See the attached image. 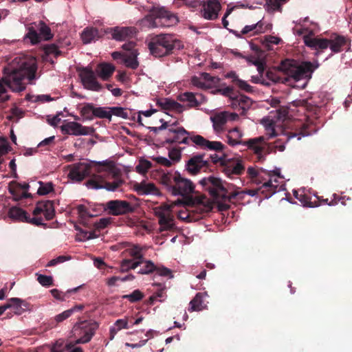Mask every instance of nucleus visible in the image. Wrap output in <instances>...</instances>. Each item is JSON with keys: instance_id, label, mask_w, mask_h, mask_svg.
I'll return each mask as SVG.
<instances>
[{"instance_id": "obj_62", "label": "nucleus", "mask_w": 352, "mask_h": 352, "mask_svg": "<svg viewBox=\"0 0 352 352\" xmlns=\"http://www.w3.org/2000/svg\"><path fill=\"white\" fill-rule=\"evenodd\" d=\"M111 223L110 218H101L98 221L95 223V227L101 230L105 228Z\"/></svg>"}, {"instance_id": "obj_3", "label": "nucleus", "mask_w": 352, "mask_h": 352, "mask_svg": "<svg viewBox=\"0 0 352 352\" xmlns=\"http://www.w3.org/2000/svg\"><path fill=\"white\" fill-rule=\"evenodd\" d=\"M319 64L315 65L311 62H303L299 64L295 60L285 59L281 61L278 70H268L266 77L274 83H287L291 79L298 81L302 79H309L315 69Z\"/></svg>"}, {"instance_id": "obj_52", "label": "nucleus", "mask_w": 352, "mask_h": 352, "mask_svg": "<svg viewBox=\"0 0 352 352\" xmlns=\"http://www.w3.org/2000/svg\"><path fill=\"white\" fill-rule=\"evenodd\" d=\"M256 25L254 24H252V25H245L243 30H241V33H238L237 32H234V34L239 38H241V34H249V33H251V35H255L256 34Z\"/></svg>"}, {"instance_id": "obj_55", "label": "nucleus", "mask_w": 352, "mask_h": 352, "mask_svg": "<svg viewBox=\"0 0 352 352\" xmlns=\"http://www.w3.org/2000/svg\"><path fill=\"white\" fill-rule=\"evenodd\" d=\"M236 86L241 90L248 92L252 93L254 91V88L245 80L241 79L236 80Z\"/></svg>"}, {"instance_id": "obj_53", "label": "nucleus", "mask_w": 352, "mask_h": 352, "mask_svg": "<svg viewBox=\"0 0 352 352\" xmlns=\"http://www.w3.org/2000/svg\"><path fill=\"white\" fill-rule=\"evenodd\" d=\"M200 290L201 289L199 288V311L203 309H206L207 305L209 303V301L207 300L209 298V296L208 295L207 292H201Z\"/></svg>"}, {"instance_id": "obj_31", "label": "nucleus", "mask_w": 352, "mask_h": 352, "mask_svg": "<svg viewBox=\"0 0 352 352\" xmlns=\"http://www.w3.org/2000/svg\"><path fill=\"white\" fill-rule=\"evenodd\" d=\"M10 219L22 222L29 221V217L27 212L19 207H12L8 212Z\"/></svg>"}, {"instance_id": "obj_24", "label": "nucleus", "mask_w": 352, "mask_h": 352, "mask_svg": "<svg viewBox=\"0 0 352 352\" xmlns=\"http://www.w3.org/2000/svg\"><path fill=\"white\" fill-rule=\"evenodd\" d=\"M309 133L307 131V129L304 124L300 128L299 130L292 132L289 131L284 134V139L278 140L275 142V148H276L279 151H283L285 149V146L284 144H279V141H289L292 138H297L298 140H300L302 136L307 135Z\"/></svg>"}, {"instance_id": "obj_8", "label": "nucleus", "mask_w": 352, "mask_h": 352, "mask_svg": "<svg viewBox=\"0 0 352 352\" xmlns=\"http://www.w3.org/2000/svg\"><path fill=\"white\" fill-rule=\"evenodd\" d=\"M162 183L175 196H188L195 189V185L189 179L183 177L177 171L163 175Z\"/></svg>"}, {"instance_id": "obj_43", "label": "nucleus", "mask_w": 352, "mask_h": 352, "mask_svg": "<svg viewBox=\"0 0 352 352\" xmlns=\"http://www.w3.org/2000/svg\"><path fill=\"white\" fill-rule=\"evenodd\" d=\"M168 158L174 165L181 161L182 159V149L173 147L168 149Z\"/></svg>"}, {"instance_id": "obj_56", "label": "nucleus", "mask_w": 352, "mask_h": 352, "mask_svg": "<svg viewBox=\"0 0 352 352\" xmlns=\"http://www.w3.org/2000/svg\"><path fill=\"white\" fill-rule=\"evenodd\" d=\"M286 0H266L267 6L269 8L273 10H279L283 3L285 2Z\"/></svg>"}, {"instance_id": "obj_58", "label": "nucleus", "mask_w": 352, "mask_h": 352, "mask_svg": "<svg viewBox=\"0 0 352 352\" xmlns=\"http://www.w3.org/2000/svg\"><path fill=\"white\" fill-rule=\"evenodd\" d=\"M111 111H112V116L114 115L122 118H126L128 117L127 112L122 107H111Z\"/></svg>"}, {"instance_id": "obj_38", "label": "nucleus", "mask_w": 352, "mask_h": 352, "mask_svg": "<svg viewBox=\"0 0 352 352\" xmlns=\"http://www.w3.org/2000/svg\"><path fill=\"white\" fill-rule=\"evenodd\" d=\"M185 169L191 175L198 174V155H194L187 161Z\"/></svg>"}, {"instance_id": "obj_36", "label": "nucleus", "mask_w": 352, "mask_h": 352, "mask_svg": "<svg viewBox=\"0 0 352 352\" xmlns=\"http://www.w3.org/2000/svg\"><path fill=\"white\" fill-rule=\"evenodd\" d=\"M128 320L126 318L117 320L110 328V340H113L116 333L122 329H129Z\"/></svg>"}, {"instance_id": "obj_25", "label": "nucleus", "mask_w": 352, "mask_h": 352, "mask_svg": "<svg viewBox=\"0 0 352 352\" xmlns=\"http://www.w3.org/2000/svg\"><path fill=\"white\" fill-rule=\"evenodd\" d=\"M328 40L329 41V47L331 51L330 56L342 51L343 47L346 44V38L337 34H331Z\"/></svg>"}, {"instance_id": "obj_40", "label": "nucleus", "mask_w": 352, "mask_h": 352, "mask_svg": "<svg viewBox=\"0 0 352 352\" xmlns=\"http://www.w3.org/2000/svg\"><path fill=\"white\" fill-rule=\"evenodd\" d=\"M112 111L111 107H95L94 110V117L99 118H107L109 120L111 119Z\"/></svg>"}, {"instance_id": "obj_64", "label": "nucleus", "mask_w": 352, "mask_h": 352, "mask_svg": "<svg viewBox=\"0 0 352 352\" xmlns=\"http://www.w3.org/2000/svg\"><path fill=\"white\" fill-rule=\"evenodd\" d=\"M50 292L54 298L59 300H65L66 297L65 293H63L56 289H53Z\"/></svg>"}, {"instance_id": "obj_10", "label": "nucleus", "mask_w": 352, "mask_h": 352, "mask_svg": "<svg viewBox=\"0 0 352 352\" xmlns=\"http://www.w3.org/2000/svg\"><path fill=\"white\" fill-rule=\"evenodd\" d=\"M168 122H164L159 130L166 129L164 142L168 144H187L192 142L195 145H198V135L191 138L188 136V132L182 127L174 126L173 125L168 127Z\"/></svg>"}, {"instance_id": "obj_44", "label": "nucleus", "mask_w": 352, "mask_h": 352, "mask_svg": "<svg viewBox=\"0 0 352 352\" xmlns=\"http://www.w3.org/2000/svg\"><path fill=\"white\" fill-rule=\"evenodd\" d=\"M40 186L37 190V193L40 195H45L53 190V184L51 182L43 183L39 182Z\"/></svg>"}, {"instance_id": "obj_30", "label": "nucleus", "mask_w": 352, "mask_h": 352, "mask_svg": "<svg viewBox=\"0 0 352 352\" xmlns=\"http://www.w3.org/2000/svg\"><path fill=\"white\" fill-rule=\"evenodd\" d=\"M267 170L259 168L256 169L254 167L250 166L247 170L248 176L256 183L262 184L266 179L265 173Z\"/></svg>"}, {"instance_id": "obj_16", "label": "nucleus", "mask_w": 352, "mask_h": 352, "mask_svg": "<svg viewBox=\"0 0 352 352\" xmlns=\"http://www.w3.org/2000/svg\"><path fill=\"white\" fill-rule=\"evenodd\" d=\"M80 78L84 87L87 89L99 91L101 85L96 80L94 72L89 68H83L80 72Z\"/></svg>"}, {"instance_id": "obj_17", "label": "nucleus", "mask_w": 352, "mask_h": 352, "mask_svg": "<svg viewBox=\"0 0 352 352\" xmlns=\"http://www.w3.org/2000/svg\"><path fill=\"white\" fill-rule=\"evenodd\" d=\"M305 44L316 51L315 55L319 56L329 45V41L326 38L304 36Z\"/></svg>"}, {"instance_id": "obj_2", "label": "nucleus", "mask_w": 352, "mask_h": 352, "mask_svg": "<svg viewBox=\"0 0 352 352\" xmlns=\"http://www.w3.org/2000/svg\"><path fill=\"white\" fill-rule=\"evenodd\" d=\"M203 190L208 192L213 201L199 193V215L208 213L213 208L214 201L217 204L218 210L226 211L229 209V203L232 200H241L243 198L244 192L233 190L234 186L223 184L222 181L214 176L204 177L199 181Z\"/></svg>"}, {"instance_id": "obj_28", "label": "nucleus", "mask_w": 352, "mask_h": 352, "mask_svg": "<svg viewBox=\"0 0 352 352\" xmlns=\"http://www.w3.org/2000/svg\"><path fill=\"white\" fill-rule=\"evenodd\" d=\"M225 148L221 142L210 141L199 135V149H205L214 151H221Z\"/></svg>"}, {"instance_id": "obj_1", "label": "nucleus", "mask_w": 352, "mask_h": 352, "mask_svg": "<svg viewBox=\"0 0 352 352\" xmlns=\"http://www.w3.org/2000/svg\"><path fill=\"white\" fill-rule=\"evenodd\" d=\"M37 65L32 56H16L3 68V76L0 78V102L10 100L9 89L14 92L25 89L26 80L36 78Z\"/></svg>"}, {"instance_id": "obj_15", "label": "nucleus", "mask_w": 352, "mask_h": 352, "mask_svg": "<svg viewBox=\"0 0 352 352\" xmlns=\"http://www.w3.org/2000/svg\"><path fill=\"white\" fill-rule=\"evenodd\" d=\"M63 134L75 136L88 135L94 133V130L91 126H85L77 122H67L60 126Z\"/></svg>"}, {"instance_id": "obj_29", "label": "nucleus", "mask_w": 352, "mask_h": 352, "mask_svg": "<svg viewBox=\"0 0 352 352\" xmlns=\"http://www.w3.org/2000/svg\"><path fill=\"white\" fill-rule=\"evenodd\" d=\"M114 71L115 67L113 65L105 63L99 64L96 69V74L103 80H108Z\"/></svg>"}, {"instance_id": "obj_37", "label": "nucleus", "mask_w": 352, "mask_h": 352, "mask_svg": "<svg viewBox=\"0 0 352 352\" xmlns=\"http://www.w3.org/2000/svg\"><path fill=\"white\" fill-rule=\"evenodd\" d=\"M145 248L141 247L138 245H133L128 249L129 255L133 257L135 260H140L141 263L144 261V250Z\"/></svg>"}, {"instance_id": "obj_45", "label": "nucleus", "mask_w": 352, "mask_h": 352, "mask_svg": "<svg viewBox=\"0 0 352 352\" xmlns=\"http://www.w3.org/2000/svg\"><path fill=\"white\" fill-rule=\"evenodd\" d=\"M144 297L143 294L139 290L135 289L131 294L124 295L123 298L129 300L131 302H135L142 300Z\"/></svg>"}, {"instance_id": "obj_54", "label": "nucleus", "mask_w": 352, "mask_h": 352, "mask_svg": "<svg viewBox=\"0 0 352 352\" xmlns=\"http://www.w3.org/2000/svg\"><path fill=\"white\" fill-rule=\"evenodd\" d=\"M144 263V267L141 268L139 270L140 274H145L152 272L155 270V265L153 262L151 261H143V263Z\"/></svg>"}, {"instance_id": "obj_41", "label": "nucleus", "mask_w": 352, "mask_h": 352, "mask_svg": "<svg viewBox=\"0 0 352 352\" xmlns=\"http://www.w3.org/2000/svg\"><path fill=\"white\" fill-rule=\"evenodd\" d=\"M211 93L214 94H219L222 96L228 97L232 100V101H233L237 94L234 88L230 86L221 89H215L214 90L211 91Z\"/></svg>"}, {"instance_id": "obj_7", "label": "nucleus", "mask_w": 352, "mask_h": 352, "mask_svg": "<svg viewBox=\"0 0 352 352\" xmlns=\"http://www.w3.org/2000/svg\"><path fill=\"white\" fill-rule=\"evenodd\" d=\"M210 161L213 164L219 163L222 167V171L229 177L240 175L245 170L243 161L239 158H228L226 155L219 157L217 154H211L209 158L206 159L205 155L199 152V170Z\"/></svg>"}, {"instance_id": "obj_57", "label": "nucleus", "mask_w": 352, "mask_h": 352, "mask_svg": "<svg viewBox=\"0 0 352 352\" xmlns=\"http://www.w3.org/2000/svg\"><path fill=\"white\" fill-rule=\"evenodd\" d=\"M74 314V309H67L64 311L63 312L56 315L54 318L56 322H61L64 321L65 320L67 319L69 317L72 316V314Z\"/></svg>"}, {"instance_id": "obj_35", "label": "nucleus", "mask_w": 352, "mask_h": 352, "mask_svg": "<svg viewBox=\"0 0 352 352\" xmlns=\"http://www.w3.org/2000/svg\"><path fill=\"white\" fill-rule=\"evenodd\" d=\"M177 98L188 107H196L198 104L196 96L192 92L186 91L182 93L177 96Z\"/></svg>"}, {"instance_id": "obj_11", "label": "nucleus", "mask_w": 352, "mask_h": 352, "mask_svg": "<svg viewBox=\"0 0 352 352\" xmlns=\"http://www.w3.org/2000/svg\"><path fill=\"white\" fill-rule=\"evenodd\" d=\"M175 38L171 34H164L153 36L148 44L151 53L155 57L167 55L175 46Z\"/></svg>"}, {"instance_id": "obj_6", "label": "nucleus", "mask_w": 352, "mask_h": 352, "mask_svg": "<svg viewBox=\"0 0 352 352\" xmlns=\"http://www.w3.org/2000/svg\"><path fill=\"white\" fill-rule=\"evenodd\" d=\"M195 200L188 199L186 201L177 199L170 204H162L153 208V213L158 219L159 231H172L176 228L173 208L176 206H193Z\"/></svg>"}, {"instance_id": "obj_47", "label": "nucleus", "mask_w": 352, "mask_h": 352, "mask_svg": "<svg viewBox=\"0 0 352 352\" xmlns=\"http://www.w3.org/2000/svg\"><path fill=\"white\" fill-rule=\"evenodd\" d=\"M39 31L41 37L45 40H49L52 37L50 28L42 21L39 23Z\"/></svg>"}, {"instance_id": "obj_39", "label": "nucleus", "mask_w": 352, "mask_h": 352, "mask_svg": "<svg viewBox=\"0 0 352 352\" xmlns=\"http://www.w3.org/2000/svg\"><path fill=\"white\" fill-rule=\"evenodd\" d=\"M142 264L140 260L124 259L120 264V269L122 272H126L129 270H134L139 265Z\"/></svg>"}, {"instance_id": "obj_61", "label": "nucleus", "mask_w": 352, "mask_h": 352, "mask_svg": "<svg viewBox=\"0 0 352 352\" xmlns=\"http://www.w3.org/2000/svg\"><path fill=\"white\" fill-rule=\"evenodd\" d=\"M78 237L80 241H86L94 239L96 235L93 232L82 231L80 230Z\"/></svg>"}, {"instance_id": "obj_26", "label": "nucleus", "mask_w": 352, "mask_h": 352, "mask_svg": "<svg viewBox=\"0 0 352 352\" xmlns=\"http://www.w3.org/2000/svg\"><path fill=\"white\" fill-rule=\"evenodd\" d=\"M252 104L250 98L237 93L236 98L232 102L234 108L241 110V113L245 114Z\"/></svg>"}, {"instance_id": "obj_34", "label": "nucleus", "mask_w": 352, "mask_h": 352, "mask_svg": "<svg viewBox=\"0 0 352 352\" xmlns=\"http://www.w3.org/2000/svg\"><path fill=\"white\" fill-rule=\"evenodd\" d=\"M99 38L98 31L94 28H87L81 34V38L84 43L87 44L98 40Z\"/></svg>"}, {"instance_id": "obj_13", "label": "nucleus", "mask_w": 352, "mask_h": 352, "mask_svg": "<svg viewBox=\"0 0 352 352\" xmlns=\"http://www.w3.org/2000/svg\"><path fill=\"white\" fill-rule=\"evenodd\" d=\"M98 328L96 324L91 323L88 321H82L76 323L72 329L74 336L78 338L74 342H70L66 344L67 349H71L76 344H85L91 340L95 333V331Z\"/></svg>"}, {"instance_id": "obj_5", "label": "nucleus", "mask_w": 352, "mask_h": 352, "mask_svg": "<svg viewBox=\"0 0 352 352\" xmlns=\"http://www.w3.org/2000/svg\"><path fill=\"white\" fill-rule=\"evenodd\" d=\"M97 164L105 166L104 168L98 170V172L104 173V174L94 175L87 181L86 183L87 188L96 190L106 189L108 191L117 190L122 184V181L117 178L118 170L113 164L107 161L98 162Z\"/></svg>"}, {"instance_id": "obj_4", "label": "nucleus", "mask_w": 352, "mask_h": 352, "mask_svg": "<svg viewBox=\"0 0 352 352\" xmlns=\"http://www.w3.org/2000/svg\"><path fill=\"white\" fill-rule=\"evenodd\" d=\"M243 133L238 127H234L228 131L227 143L232 146L242 144L246 146L248 149L252 151L256 155L258 162L265 160V156L270 153V146L263 136L250 138L243 140Z\"/></svg>"}, {"instance_id": "obj_48", "label": "nucleus", "mask_w": 352, "mask_h": 352, "mask_svg": "<svg viewBox=\"0 0 352 352\" xmlns=\"http://www.w3.org/2000/svg\"><path fill=\"white\" fill-rule=\"evenodd\" d=\"M25 38H28L31 43L36 44L40 42L41 36L32 28H30L28 29V32L25 36Z\"/></svg>"}, {"instance_id": "obj_21", "label": "nucleus", "mask_w": 352, "mask_h": 352, "mask_svg": "<svg viewBox=\"0 0 352 352\" xmlns=\"http://www.w3.org/2000/svg\"><path fill=\"white\" fill-rule=\"evenodd\" d=\"M111 32L113 39L121 41L134 36L136 29L133 27H115L111 29Z\"/></svg>"}, {"instance_id": "obj_27", "label": "nucleus", "mask_w": 352, "mask_h": 352, "mask_svg": "<svg viewBox=\"0 0 352 352\" xmlns=\"http://www.w3.org/2000/svg\"><path fill=\"white\" fill-rule=\"evenodd\" d=\"M217 77L212 76L208 73H201L199 75V89H210L214 88L219 82Z\"/></svg>"}, {"instance_id": "obj_33", "label": "nucleus", "mask_w": 352, "mask_h": 352, "mask_svg": "<svg viewBox=\"0 0 352 352\" xmlns=\"http://www.w3.org/2000/svg\"><path fill=\"white\" fill-rule=\"evenodd\" d=\"M158 104L165 110L175 111L177 112H182L184 110L182 105L169 98L162 99L158 102Z\"/></svg>"}, {"instance_id": "obj_32", "label": "nucleus", "mask_w": 352, "mask_h": 352, "mask_svg": "<svg viewBox=\"0 0 352 352\" xmlns=\"http://www.w3.org/2000/svg\"><path fill=\"white\" fill-rule=\"evenodd\" d=\"M138 54L139 53L137 50H133L130 54H125L122 63L126 67L135 69L139 66V62L137 59Z\"/></svg>"}, {"instance_id": "obj_63", "label": "nucleus", "mask_w": 352, "mask_h": 352, "mask_svg": "<svg viewBox=\"0 0 352 352\" xmlns=\"http://www.w3.org/2000/svg\"><path fill=\"white\" fill-rule=\"evenodd\" d=\"M78 214L81 218H86L87 217H93V214H90L87 208L83 205H79L77 207Z\"/></svg>"}, {"instance_id": "obj_23", "label": "nucleus", "mask_w": 352, "mask_h": 352, "mask_svg": "<svg viewBox=\"0 0 352 352\" xmlns=\"http://www.w3.org/2000/svg\"><path fill=\"white\" fill-rule=\"evenodd\" d=\"M7 306L8 309L13 310L14 314L19 316L30 309L29 303L19 298H10L7 302Z\"/></svg>"}, {"instance_id": "obj_60", "label": "nucleus", "mask_w": 352, "mask_h": 352, "mask_svg": "<svg viewBox=\"0 0 352 352\" xmlns=\"http://www.w3.org/2000/svg\"><path fill=\"white\" fill-rule=\"evenodd\" d=\"M255 25H256V34H257L264 33L266 30L272 28V25L270 24H267L265 26L264 22L261 20L255 23Z\"/></svg>"}, {"instance_id": "obj_50", "label": "nucleus", "mask_w": 352, "mask_h": 352, "mask_svg": "<svg viewBox=\"0 0 352 352\" xmlns=\"http://www.w3.org/2000/svg\"><path fill=\"white\" fill-rule=\"evenodd\" d=\"M152 160L157 164L165 167H170L173 166L168 157L156 155L153 156Z\"/></svg>"}, {"instance_id": "obj_20", "label": "nucleus", "mask_w": 352, "mask_h": 352, "mask_svg": "<svg viewBox=\"0 0 352 352\" xmlns=\"http://www.w3.org/2000/svg\"><path fill=\"white\" fill-rule=\"evenodd\" d=\"M133 189L140 195H160V194L153 183L145 180L134 184Z\"/></svg>"}, {"instance_id": "obj_42", "label": "nucleus", "mask_w": 352, "mask_h": 352, "mask_svg": "<svg viewBox=\"0 0 352 352\" xmlns=\"http://www.w3.org/2000/svg\"><path fill=\"white\" fill-rule=\"evenodd\" d=\"M94 106L91 103L85 104L80 110V115L85 120H92L94 115Z\"/></svg>"}, {"instance_id": "obj_19", "label": "nucleus", "mask_w": 352, "mask_h": 352, "mask_svg": "<svg viewBox=\"0 0 352 352\" xmlns=\"http://www.w3.org/2000/svg\"><path fill=\"white\" fill-rule=\"evenodd\" d=\"M91 166L88 163L80 162L73 166L69 173V177L74 181L80 182L87 177L90 172Z\"/></svg>"}, {"instance_id": "obj_59", "label": "nucleus", "mask_w": 352, "mask_h": 352, "mask_svg": "<svg viewBox=\"0 0 352 352\" xmlns=\"http://www.w3.org/2000/svg\"><path fill=\"white\" fill-rule=\"evenodd\" d=\"M280 38L274 36L268 35L265 36L263 43L266 45L267 47H270V44L278 45L280 42Z\"/></svg>"}, {"instance_id": "obj_9", "label": "nucleus", "mask_w": 352, "mask_h": 352, "mask_svg": "<svg viewBox=\"0 0 352 352\" xmlns=\"http://www.w3.org/2000/svg\"><path fill=\"white\" fill-rule=\"evenodd\" d=\"M150 14L146 15L142 20V23L143 25L154 28L159 26L156 22V19H161L164 21L165 26H173L179 22L178 17L165 7L163 6H153L149 10Z\"/></svg>"}, {"instance_id": "obj_51", "label": "nucleus", "mask_w": 352, "mask_h": 352, "mask_svg": "<svg viewBox=\"0 0 352 352\" xmlns=\"http://www.w3.org/2000/svg\"><path fill=\"white\" fill-rule=\"evenodd\" d=\"M38 282L44 287H49L53 284V278L51 276H46L43 274H37Z\"/></svg>"}, {"instance_id": "obj_14", "label": "nucleus", "mask_w": 352, "mask_h": 352, "mask_svg": "<svg viewBox=\"0 0 352 352\" xmlns=\"http://www.w3.org/2000/svg\"><path fill=\"white\" fill-rule=\"evenodd\" d=\"M105 210L111 215L119 216L133 212L134 207L126 201L116 199L107 202Z\"/></svg>"}, {"instance_id": "obj_49", "label": "nucleus", "mask_w": 352, "mask_h": 352, "mask_svg": "<svg viewBox=\"0 0 352 352\" xmlns=\"http://www.w3.org/2000/svg\"><path fill=\"white\" fill-rule=\"evenodd\" d=\"M46 220H51L54 216V210L53 204L51 201H47L45 209L43 210V214Z\"/></svg>"}, {"instance_id": "obj_18", "label": "nucleus", "mask_w": 352, "mask_h": 352, "mask_svg": "<svg viewBox=\"0 0 352 352\" xmlns=\"http://www.w3.org/2000/svg\"><path fill=\"white\" fill-rule=\"evenodd\" d=\"M221 6L218 0H208L203 4L202 16L208 20H214L218 18Z\"/></svg>"}, {"instance_id": "obj_46", "label": "nucleus", "mask_w": 352, "mask_h": 352, "mask_svg": "<svg viewBox=\"0 0 352 352\" xmlns=\"http://www.w3.org/2000/svg\"><path fill=\"white\" fill-rule=\"evenodd\" d=\"M151 168V163L148 160H141L136 166L135 170L140 174L144 175Z\"/></svg>"}, {"instance_id": "obj_22", "label": "nucleus", "mask_w": 352, "mask_h": 352, "mask_svg": "<svg viewBox=\"0 0 352 352\" xmlns=\"http://www.w3.org/2000/svg\"><path fill=\"white\" fill-rule=\"evenodd\" d=\"M238 118V115L235 113H230L228 111H221L215 114L212 118V121L213 122V126L215 129H221L224 124L228 120H235Z\"/></svg>"}, {"instance_id": "obj_12", "label": "nucleus", "mask_w": 352, "mask_h": 352, "mask_svg": "<svg viewBox=\"0 0 352 352\" xmlns=\"http://www.w3.org/2000/svg\"><path fill=\"white\" fill-rule=\"evenodd\" d=\"M266 179L263 181V184L260 186V190L265 198H269L276 192L284 190V185L281 184L283 176L280 174V168H275L273 170L267 171L265 173Z\"/></svg>"}]
</instances>
